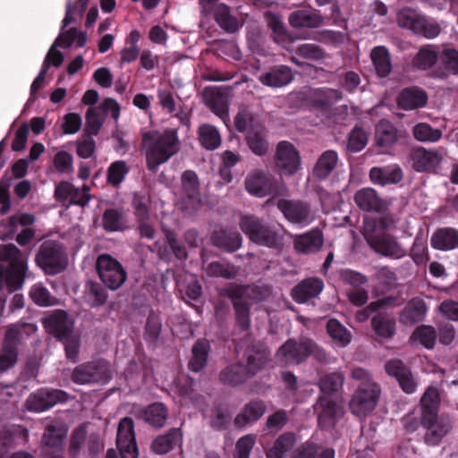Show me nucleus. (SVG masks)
I'll return each instance as SVG.
<instances>
[{
    "instance_id": "obj_1",
    "label": "nucleus",
    "mask_w": 458,
    "mask_h": 458,
    "mask_svg": "<svg viewBox=\"0 0 458 458\" xmlns=\"http://www.w3.org/2000/svg\"><path fill=\"white\" fill-rule=\"evenodd\" d=\"M142 147L146 150L148 169L155 173L160 165L167 162L178 152L177 132L174 130H165L164 132L148 131L143 134Z\"/></svg>"
},
{
    "instance_id": "obj_2",
    "label": "nucleus",
    "mask_w": 458,
    "mask_h": 458,
    "mask_svg": "<svg viewBox=\"0 0 458 458\" xmlns=\"http://www.w3.org/2000/svg\"><path fill=\"white\" fill-rule=\"evenodd\" d=\"M240 228L249 240L259 246L281 250L284 247V235L272 224L253 215L241 216Z\"/></svg>"
},
{
    "instance_id": "obj_3",
    "label": "nucleus",
    "mask_w": 458,
    "mask_h": 458,
    "mask_svg": "<svg viewBox=\"0 0 458 458\" xmlns=\"http://www.w3.org/2000/svg\"><path fill=\"white\" fill-rule=\"evenodd\" d=\"M0 262L8 264L0 270V289L6 284L10 291L21 288L28 271V257L14 244H0Z\"/></svg>"
},
{
    "instance_id": "obj_4",
    "label": "nucleus",
    "mask_w": 458,
    "mask_h": 458,
    "mask_svg": "<svg viewBox=\"0 0 458 458\" xmlns=\"http://www.w3.org/2000/svg\"><path fill=\"white\" fill-rule=\"evenodd\" d=\"M249 286L230 285L221 290L220 294L231 300L233 311L236 329L246 335L251 327L250 307Z\"/></svg>"
},
{
    "instance_id": "obj_5",
    "label": "nucleus",
    "mask_w": 458,
    "mask_h": 458,
    "mask_svg": "<svg viewBox=\"0 0 458 458\" xmlns=\"http://www.w3.org/2000/svg\"><path fill=\"white\" fill-rule=\"evenodd\" d=\"M112 378V370L108 361L104 359L93 360L76 366L71 379L78 385H104Z\"/></svg>"
},
{
    "instance_id": "obj_6",
    "label": "nucleus",
    "mask_w": 458,
    "mask_h": 458,
    "mask_svg": "<svg viewBox=\"0 0 458 458\" xmlns=\"http://www.w3.org/2000/svg\"><path fill=\"white\" fill-rule=\"evenodd\" d=\"M35 261L46 274L56 275L65 269L67 256L60 242L46 241L40 245Z\"/></svg>"
},
{
    "instance_id": "obj_7",
    "label": "nucleus",
    "mask_w": 458,
    "mask_h": 458,
    "mask_svg": "<svg viewBox=\"0 0 458 458\" xmlns=\"http://www.w3.org/2000/svg\"><path fill=\"white\" fill-rule=\"evenodd\" d=\"M96 268L102 283L110 290L119 289L127 279L122 264L108 254L98 256Z\"/></svg>"
},
{
    "instance_id": "obj_8",
    "label": "nucleus",
    "mask_w": 458,
    "mask_h": 458,
    "mask_svg": "<svg viewBox=\"0 0 458 458\" xmlns=\"http://www.w3.org/2000/svg\"><path fill=\"white\" fill-rule=\"evenodd\" d=\"M274 167L281 175L285 176H293L301 169V155L293 143L287 140L277 143L274 156Z\"/></svg>"
},
{
    "instance_id": "obj_9",
    "label": "nucleus",
    "mask_w": 458,
    "mask_h": 458,
    "mask_svg": "<svg viewBox=\"0 0 458 458\" xmlns=\"http://www.w3.org/2000/svg\"><path fill=\"white\" fill-rule=\"evenodd\" d=\"M420 423L427 430L424 436V442L428 445L436 446L453 429L454 421L450 415H431L420 417Z\"/></svg>"
},
{
    "instance_id": "obj_10",
    "label": "nucleus",
    "mask_w": 458,
    "mask_h": 458,
    "mask_svg": "<svg viewBox=\"0 0 458 458\" xmlns=\"http://www.w3.org/2000/svg\"><path fill=\"white\" fill-rule=\"evenodd\" d=\"M276 207L284 218L293 225L306 226L314 220L311 207L307 201L280 199Z\"/></svg>"
},
{
    "instance_id": "obj_11",
    "label": "nucleus",
    "mask_w": 458,
    "mask_h": 458,
    "mask_svg": "<svg viewBox=\"0 0 458 458\" xmlns=\"http://www.w3.org/2000/svg\"><path fill=\"white\" fill-rule=\"evenodd\" d=\"M148 199L144 196L134 194L131 207L135 219V231L140 238L152 241L157 235L153 221L149 215Z\"/></svg>"
},
{
    "instance_id": "obj_12",
    "label": "nucleus",
    "mask_w": 458,
    "mask_h": 458,
    "mask_svg": "<svg viewBox=\"0 0 458 458\" xmlns=\"http://www.w3.org/2000/svg\"><path fill=\"white\" fill-rule=\"evenodd\" d=\"M182 205L189 213L194 212L201 205L199 180L192 170H186L181 176Z\"/></svg>"
},
{
    "instance_id": "obj_13",
    "label": "nucleus",
    "mask_w": 458,
    "mask_h": 458,
    "mask_svg": "<svg viewBox=\"0 0 458 458\" xmlns=\"http://www.w3.org/2000/svg\"><path fill=\"white\" fill-rule=\"evenodd\" d=\"M68 397L69 394L64 390L41 388L30 394L26 407L30 411L41 412L59 403H65Z\"/></svg>"
},
{
    "instance_id": "obj_14",
    "label": "nucleus",
    "mask_w": 458,
    "mask_h": 458,
    "mask_svg": "<svg viewBox=\"0 0 458 458\" xmlns=\"http://www.w3.org/2000/svg\"><path fill=\"white\" fill-rule=\"evenodd\" d=\"M372 387H358L350 401L351 411L363 417L371 412L377 406L379 395V385H371Z\"/></svg>"
},
{
    "instance_id": "obj_15",
    "label": "nucleus",
    "mask_w": 458,
    "mask_h": 458,
    "mask_svg": "<svg viewBox=\"0 0 458 458\" xmlns=\"http://www.w3.org/2000/svg\"><path fill=\"white\" fill-rule=\"evenodd\" d=\"M445 154L446 151L443 148L426 149L423 147H417L410 155L411 166L419 173L434 171L441 164Z\"/></svg>"
},
{
    "instance_id": "obj_16",
    "label": "nucleus",
    "mask_w": 458,
    "mask_h": 458,
    "mask_svg": "<svg viewBox=\"0 0 458 458\" xmlns=\"http://www.w3.org/2000/svg\"><path fill=\"white\" fill-rule=\"evenodd\" d=\"M385 369L388 376L394 377L400 388L407 394L416 392L418 383L411 369L402 360L391 359L385 364Z\"/></svg>"
},
{
    "instance_id": "obj_17",
    "label": "nucleus",
    "mask_w": 458,
    "mask_h": 458,
    "mask_svg": "<svg viewBox=\"0 0 458 458\" xmlns=\"http://www.w3.org/2000/svg\"><path fill=\"white\" fill-rule=\"evenodd\" d=\"M19 340L20 330L18 327L13 326L8 328L0 350V373L13 368L17 363Z\"/></svg>"
},
{
    "instance_id": "obj_18",
    "label": "nucleus",
    "mask_w": 458,
    "mask_h": 458,
    "mask_svg": "<svg viewBox=\"0 0 458 458\" xmlns=\"http://www.w3.org/2000/svg\"><path fill=\"white\" fill-rule=\"evenodd\" d=\"M269 360L270 352L267 348L260 344H250L245 348L240 361H243L245 369L253 377L265 369Z\"/></svg>"
},
{
    "instance_id": "obj_19",
    "label": "nucleus",
    "mask_w": 458,
    "mask_h": 458,
    "mask_svg": "<svg viewBox=\"0 0 458 458\" xmlns=\"http://www.w3.org/2000/svg\"><path fill=\"white\" fill-rule=\"evenodd\" d=\"M307 337H301L287 340L276 352L277 358L284 363L289 365H299L307 360L308 353Z\"/></svg>"
},
{
    "instance_id": "obj_20",
    "label": "nucleus",
    "mask_w": 458,
    "mask_h": 458,
    "mask_svg": "<svg viewBox=\"0 0 458 458\" xmlns=\"http://www.w3.org/2000/svg\"><path fill=\"white\" fill-rule=\"evenodd\" d=\"M245 188L249 193L259 198L276 191L273 176L262 169H255L247 175Z\"/></svg>"
},
{
    "instance_id": "obj_21",
    "label": "nucleus",
    "mask_w": 458,
    "mask_h": 458,
    "mask_svg": "<svg viewBox=\"0 0 458 458\" xmlns=\"http://www.w3.org/2000/svg\"><path fill=\"white\" fill-rule=\"evenodd\" d=\"M368 242L376 252L386 257L401 259L406 255V250L396 239L385 233L370 235Z\"/></svg>"
},
{
    "instance_id": "obj_22",
    "label": "nucleus",
    "mask_w": 458,
    "mask_h": 458,
    "mask_svg": "<svg viewBox=\"0 0 458 458\" xmlns=\"http://www.w3.org/2000/svg\"><path fill=\"white\" fill-rule=\"evenodd\" d=\"M267 405L261 399L248 402L235 416L233 425L236 429H243L259 420L266 413Z\"/></svg>"
},
{
    "instance_id": "obj_23",
    "label": "nucleus",
    "mask_w": 458,
    "mask_h": 458,
    "mask_svg": "<svg viewBox=\"0 0 458 458\" xmlns=\"http://www.w3.org/2000/svg\"><path fill=\"white\" fill-rule=\"evenodd\" d=\"M438 66L431 72L434 79L445 80L450 76H458V50L444 47L439 51Z\"/></svg>"
},
{
    "instance_id": "obj_24",
    "label": "nucleus",
    "mask_w": 458,
    "mask_h": 458,
    "mask_svg": "<svg viewBox=\"0 0 458 458\" xmlns=\"http://www.w3.org/2000/svg\"><path fill=\"white\" fill-rule=\"evenodd\" d=\"M428 93L417 86L403 89L396 98L398 107L405 111H411L424 107L428 103Z\"/></svg>"
},
{
    "instance_id": "obj_25",
    "label": "nucleus",
    "mask_w": 458,
    "mask_h": 458,
    "mask_svg": "<svg viewBox=\"0 0 458 458\" xmlns=\"http://www.w3.org/2000/svg\"><path fill=\"white\" fill-rule=\"evenodd\" d=\"M324 244V235L320 229L297 234L293 237V248L298 253L313 254L320 250Z\"/></svg>"
},
{
    "instance_id": "obj_26",
    "label": "nucleus",
    "mask_w": 458,
    "mask_h": 458,
    "mask_svg": "<svg viewBox=\"0 0 458 458\" xmlns=\"http://www.w3.org/2000/svg\"><path fill=\"white\" fill-rule=\"evenodd\" d=\"M354 202L366 212L382 213L387 208V202L380 198L373 188H362L354 194Z\"/></svg>"
},
{
    "instance_id": "obj_27",
    "label": "nucleus",
    "mask_w": 458,
    "mask_h": 458,
    "mask_svg": "<svg viewBox=\"0 0 458 458\" xmlns=\"http://www.w3.org/2000/svg\"><path fill=\"white\" fill-rule=\"evenodd\" d=\"M313 408L318 414V422L322 429H327L335 426L338 411L335 401L327 395H321L318 397Z\"/></svg>"
},
{
    "instance_id": "obj_28",
    "label": "nucleus",
    "mask_w": 458,
    "mask_h": 458,
    "mask_svg": "<svg viewBox=\"0 0 458 458\" xmlns=\"http://www.w3.org/2000/svg\"><path fill=\"white\" fill-rule=\"evenodd\" d=\"M324 288V282L318 277L303 279L291 291V296L297 303H304L319 295Z\"/></svg>"
},
{
    "instance_id": "obj_29",
    "label": "nucleus",
    "mask_w": 458,
    "mask_h": 458,
    "mask_svg": "<svg viewBox=\"0 0 458 458\" xmlns=\"http://www.w3.org/2000/svg\"><path fill=\"white\" fill-rule=\"evenodd\" d=\"M47 332L59 340L72 334L73 323L64 310H55L45 318Z\"/></svg>"
},
{
    "instance_id": "obj_30",
    "label": "nucleus",
    "mask_w": 458,
    "mask_h": 458,
    "mask_svg": "<svg viewBox=\"0 0 458 458\" xmlns=\"http://www.w3.org/2000/svg\"><path fill=\"white\" fill-rule=\"evenodd\" d=\"M369 179L374 184L380 186L397 184L403 179V172L396 164L375 166L369 170Z\"/></svg>"
},
{
    "instance_id": "obj_31",
    "label": "nucleus",
    "mask_w": 458,
    "mask_h": 458,
    "mask_svg": "<svg viewBox=\"0 0 458 458\" xmlns=\"http://www.w3.org/2000/svg\"><path fill=\"white\" fill-rule=\"evenodd\" d=\"M400 133L395 126L386 119H381L375 128V145L382 151H387L397 141Z\"/></svg>"
},
{
    "instance_id": "obj_32",
    "label": "nucleus",
    "mask_w": 458,
    "mask_h": 458,
    "mask_svg": "<svg viewBox=\"0 0 458 458\" xmlns=\"http://www.w3.org/2000/svg\"><path fill=\"white\" fill-rule=\"evenodd\" d=\"M218 378L223 385L235 387L243 385L251 376L245 369L243 361L239 360L221 369Z\"/></svg>"
},
{
    "instance_id": "obj_33",
    "label": "nucleus",
    "mask_w": 458,
    "mask_h": 458,
    "mask_svg": "<svg viewBox=\"0 0 458 458\" xmlns=\"http://www.w3.org/2000/svg\"><path fill=\"white\" fill-rule=\"evenodd\" d=\"M338 161L339 157L335 150L328 149L322 152L312 168L313 178L319 182L327 180L335 169Z\"/></svg>"
},
{
    "instance_id": "obj_34",
    "label": "nucleus",
    "mask_w": 458,
    "mask_h": 458,
    "mask_svg": "<svg viewBox=\"0 0 458 458\" xmlns=\"http://www.w3.org/2000/svg\"><path fill=\"white\" fill-rule=\"evenodd\" d=\"M245 141L250 150L256 156L263 157L269 150L267 131L264 126H251L247 131Z\"/></svg>"
},
{
    "instance_id": "obj_35",
    "label": "nucleus",
    "mask_w": 458,
    "mask_h": 458,
    "mask_svg": "<svg viewBox=\"0 0 458 458\" xmlns=\"http://www.w3.org/2000/svg\"><path fill=\"white\" fill-rule=\"evenodd\" d=\"M293 79L292 69L286 65H276L259 76V81L267 87L281 88Z\"/></svg>"
},
{
    "instance_id": "obj_36",
    "label": "nucleus",
    "mask_w": 458,
    "mask_h": 458,
    "mask_svg": "<svg viewBox=\"0 0 458 458\" xmlns=\"http://www.w3.org/2000/svg\"><path fill=\"white\" fill-rule=\"evenodd\" d=\"M212 244L227 252H234L239 250L242 243V237L234 229H220L214 231L211 235Z\"/></svg>"
},
{
    "instance_id": "obj_37",
    "label": "nucleus",
    "mask_w": 458,
    "mask_h": 458,
    "mask_svg": "<svg viewBox=\"0 0 458 458\" xmlns=\"http://www.w3.org/2000/svg\"><path fill=\"white\" fill-rule=\"evenodd\" d=\"M433 249L448 251L458 249V229L454 227L437 228L431 235Z\"/></svg>"
},
{
    "instance_id": "obj_38",
    "label": "nucleus",
    "mask_w": 458,
    "mask_h": 458,
    "mask_svg": "<svg viewBox=\"0 0 458 458\" xmlns=\"http://www.w3.org/2000/svg\"><path fill=\"white\" fill-rule=\"evenodd\" d=\"M68 433L67 427L62 422H53L47 425L42 436L41 443L45 447L55 451H61Z\"/></svg>"
},
{
    "instance_id": "obj_39",
    "label": "nucleus",
    "mask_w": 458,
    "mask_h": 458,
    "mask_svg": "<svg viewBox=\"0 0 458 458\" xmlns=\"http://www.w3.org/2000/svg\"><path fill=\"white\" fill-rule=\"evenodd\" d=\"M182 441V434L179 428H170L166 433L157 436L151 444L152 451L159 455L165 454Z\"/></svg>"
},
{
    "instance_id": "obj_40",
    "label": "nucleus",
    "mask_w": 458,
    "mask_h": 458,
    "mask_svg": "<svg viewBox=\"0 0 458 458\" xmlns=\"http://www.w3.org/2000/svg\"><path fill=\"white\" fill-rule=\"evenodd\" d=\"M439 57L437 46L428 44L421 46L411 59V66L418 71H428L433 68Z\"/></svg>"
},
{
    "instance_id": "obj_41",
    "label": "nucleus",
    "mask_w": 458,
    "mask_h": 458,
    "mask_svg": "<svg viewBox=\"0 0 458 458\" xmlns=\"http://www.w3.org/2000/svg\"><path fill=\"white\" fill-rule=\"evenodd\" d=\"M427 313L426 302L419 298L411 300L400 313L399 321L404 326H413L423 321Z\"/></svg>"
},
{
    "instance_id": "obj_42",
    "label": "nucleus",
    "mask_w": 458,
    "mask_h": 458,
    "mask_svg": "<svg viewBox=\"0 0 458 458\" xmlns=\"http://www.w3.org/2000/svg\"><path fill=\"white\" fill-rule=\"evenodd\" d=\"M102 226L106 232H123L129 228L127 213L123 208H106L102 215Z\"/></svg>"
},
{
    "instance_id": "obj_43",
    "label": "nucleus",
    "mask_w": 458,
    "mask_h": 458,
    "mask_svg": "<svg viewBox=\"0 0 458 458\" xmlns=\"http://www.w3.org/2000/svg\"><path fill=\"white\" fill-rule=\"evenodd\" d=\"M371 327L383 339H392L396 332L395 318L386 312H377L371 318Z\"/></svg>"
},
{
    "instance_id": "obj_44",
    "label": "nucleus",
    "mask_w": 458,
    "mask_h": 458,
    "mask_svg": "<svg viewBox=\"0 0 458 458\" xmlns=\"http://www.w3.org/2000/svg\"><path fill=\"white\" fill-rule=\"evenodd\" d=\"M107 296V292L102 284L92 280L86 281L82 298L89 307L103 306L106 302Z\"/></svg>"
},
{
    "instance_id": "obj_45",
    "label": "nucleus",
    "mask_w": 458,
    "mask_h": 458,
    "mask_svg": "<svg viewBox=\"0 0 458 458\" xmlns=\"http://www.w3.org/2000/svg\"><path fill=\"white\" fill-rule=\"evenodd\" d=\"M296 441V435L293 432L287 431L279 435L273 445L266 450V458H285Z\"/></svg>"
},
{
    "instance_id": "obj_46",
    "label": "nucleus",
    "mask_w": 458,
    "mask_h": 458,
    "mask_svg": "<svg viewBox=\"0 0 458 458\" xmlns=\"http://www.w3.org/2000/svg\"><path fill=\"white\" fill-rule=\"evenodd\" d=\"M210 344L207 339H199L192 346L188 368L193 372L201 371L208 363Z\"/></svg>"
},
{
    "instance_id": "obj_47",
    "label": "nucleus",
    "mask_w": 458,
    "mask_h": 458,
    "mask_svg": "<svg viewBox=\"0 0 458 458\" xmlns=\"http://www.w3.org/2000/svg\"><path fill=\"white\" fill-rule=\"evenodd\" d=\"M226 87H207L204 89V97L207 105L216 114H222L226 109V98L229 93Z\"/></svg>"
},
{
    "instance_id": "obj_48",
    "label": "nucleus",
    "mask_w": 458,
    "mask_h": 458,
    "mask_svg": "<svg viewBox=\"0 0 458 458\" xmlns=\"http://www.w3.org/2000/svg\"><path fill=\"white\" fill-rule=\"evenodd\" d=\"M323 18L315 11L298 10L291 13L289 23L296 29L318 28L322 24Z\"/></svg>"
},
{
    "instance_id": "obj_49",
    "label": "nucleus",
    "mask_w": 458,
    "mask_h": 458,
    "mask_svg": "<svg viewBox=\"0 0 458 458\" xmlns=\"http://www.w3.org/2000/svg\"><path fill=\"white\" fill-rule=\"evenodd\" d=\"M344 98L342 90L331 88H324L315 91L310 102L312 106L319 109H327L334 102L340 101Z\"/></svg>"
},
{
    "instance_id": "obj_50",
    "label": "nucleus",
    "mask_w": 458,
    "mask_h": 458,
    "mask_svg": "<svg viewBox=\"0 0 458 458\" xmlns=\"http://www.w3.org/2000/svg\"><path fill=\"white\" fill-rule=\"evenodd\" d=\"M214 19L219 27L228 33L236 32L242 26L239 20L231 13L229 7L224 4L215 7Z\"/></svg>"
},
{
    "instance_id": "obj_51",
    "label": "nucleus",
    "mask_w": 458,
    "mask_h": 458,
    "mask_svg": "<svg viewBox=\"0 0 458 458\" xmlns=\"http://www.w3.org/2000/svg\"><path fill=\"white\" fill-rule=\"evenodd\" d=\"M440 406V393L437 387L428 386L420 399L421 416L428 417L438 414Z\"/></svg>"
},
{
    "instance_id": "obj_52",
    "label": "nucleus",
    "mask_w": 458,
    "mask_h": 458,
    "mask_svg": "<svg viewBox=\"0 0 458 458\" xmlns=\"http://www.w3.org/2000/svg\"><path fill=\"white\" fill-rule=\"evenodd\" d=\"M200 145L207 150H215L221 145L222 140L218 130L212 124L204 123L198 129Z\"/></svg>"
},
{
    "instance_id": "obj_53",
    "label": "nucleus",
    "mask_w": 458,
    "mask_h": 458,
    "mask_svg": "<svg viewBox=\"0 0 458 458\" xmlns=\"http://www.w3.org/2000/svg\"><path fill=\"white\" fill-rule=\"evenodd\" d=\"M168 410L162 403L149 404L143 411V420L156 428L165 425L167 419Z\"/></svg>"
},
{
    "instance_id": "obj_54",
    "label": "nucleus",
    "mask_w": 458,
    "mask_h": 458,
    "mask_svg": "<svg viewBox=\"0 0 458 458\" xmlns=\"http://www.w3.org/2000/svg\"><path fill=\"white\" fill-rule=\"evenodd\" d=\"M344 374L342 371H334L320 377L318 387L325 394H333L340 391L344 383Z\"/></svg>"
},
{
    "instance_id": "obj_55",
    "label": "nucleus",
    "mask_w": 458,
    "mask_h": 458,
    "mask_svg": "<svg viewBox=\"0 0 458 458\" xmlns=\"http://www.w3.org/2000/svg\"><path fill=\"white\" fill-rule=\"evenodd\" d=\"M371 59L380 77H386L392 70L389 52L385 47H376L371 51Z\"/></svg>"
},
{
    "instance_id": "obj_56",
    "label": "nucleus",
    "mask_w": 458,
    "mask_h": 458,
    "mask_svg": "<svg viewBox=\"0 0 458 458\" xmlns=\"http://www.w3.org/2000/svg\"><path fill=\"white\" fill-rule=\"evenodd\" d=\"M136 444L134 423L130 417H124L118 424L116 445L117 446H126Z\"/></svg>"
},
{
    "instance_id": "obj_57",
    "label": "nucleus",
    "mask_w": 458,
    "mask_h": 458,
    "mask_svg": "<svg viewBox=\"0 0 458 458\" xmlns=\"http://www.w3.org/2000/svg\"><path fill=\"white\" fill-rule=\"evenodd\" d=\"M327 331L329 336L341 347L347 346L352 341L351 332L335 318L328 319Z\"/></svg>"
},
{
    "instance_id": "obj_58",
    "label": "nucleus",
    "mask_w": 458,
    "mask_h": 458,
    "mask_svg": "<svg viewBox=\"0 0 458 458\" xmlns=\"http://www.w3.org/2000/svg\"><path fill=\"white\" fill-rule=\"evenodd\" d=\"M29 296L35 304L41 307L53 306L57 301L56 298L41 283L35 284L30 287Z\"/></svg>"
},
{
    "instance_id": "obj_59",
    "label": "nucleus",
    "mask_w": 458,
    "mask_h": 458,
    "mask_svg": "<svg viewBox=\"0 0 458 458\" xmlns=\"http://www.w3.org/2000/svg\"><path fill=\"white\" fill-rule=\"evenodd\" d=\"M422 15L414 9L405 7L401 9L397 13V23L400 27L408 29L413 33L419 29Z\"/></svg>"
},
{
    "instance_id": "obj_60",
    "label": "nucleus",
    "mask_w": 458,
    "mask_h": 458,
    "mask_svg": "<svg viewBox=\"0 0 458 458\" xmlns=\"http://www.w3.org/2000/svg\"><path fill=\"white\" fill-rule=\"evenodd\" d=\"M437 333L431 326L422 325L418 327L411 338L418 341L425 348L431 350L435 347Z\"/></svg>"
},
{
    "instance_id": "obj_61",
    "label": "nucleus",
    "mask_w": 458,
    "mask_h": 458,
    "mask_svg": "<svg viewBox=\"0 0 458 458\" xmlns=\"http://www.w3.org/2000/svg\"><path fill=\"white\" fill-rule=\"evenodd\" d=\"M367 143V132L361 126L355 125L347 137V150L352 153L359 152L366 147Z\"/></svg>"
},
{
    "instance_id": "obj_62",
    "label": "nucleus",
    "mask_w": 458,
    "mask_h": 458,
    "mask_svg": "<svg viewBox=\"0 0 458 458\" xmlns=\"http://www.w3.org/2000/svg\"><path fill=\"white\" fill-rule=\"evenodd\" d=\"M265 17L268 28L272 30V37L276 43L286 41L288 35L281 17L274 13L267 12Z\"/></svg>"
},
{
    "instance_id": "obj_63",
    "label": "nucleus",
    "mask_w": 458,
    "mask_h": 458,
    "mask_svg": "<svg viewBox=\"0 0 458 458\" xmlns=\"http://www.w3.org/2000/svg\"><path fill=\"white\" fill-rule=\"evenodd\" d=\"M414 138L421 142H436L442 138V131L426 123H420L412 129Z\"/></svg>"
},
{
    "instance_id": "obj_64",
    "label": "nucleus",
    "mask_w": 458,
    "mask_h": 458,
    "mask_svg": "<svg viewBox=\"0 0 458 458\" xmlns=\"http://www.w3.org/2000/svg\"><path fill=\"white\" fill-rule=\"evenodd\" d=\"M288 421V412L284 409H279L267 417L266 428L268 433L277 434L287 425Z\"/></svg>"
}]
</instances>
